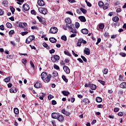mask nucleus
Instances as JSON below:
<instances>
[{
    "mask_svg": "<svg viewBox=\"0 0 126 126\" xmlns=\"http://www.w3.org/2000/svg\"><path fill=\"white\" fill-rule=\"evenodd\" d=\"M57 76H59V73H58V72L56 71H53L52 73V77L53 78H55V77H57Z\"/></svg>",
    "mask_w": 126,
    "mask_h": 126,
    "instance_id": "obj_20",
    "label": "nucleus"
},
{
    "mask_svg": "<svg viewBox=\"0 0 126 126\" xmlns=\"http://www.w3.org/2000/svg\"><path fill=\"white\" fill-rule=\"evenodd\" d=\"M28 34V32H22V35L24 36L25 35H27Z\"/></svg>",
    "mask_w": 126,
    "mask_h": 126,
    "instance_id": "obj_57",
    "label": "nucleus"
},
{
    "mask_svg": "<svg viewBox=\"0 0 126 126\" xmlns=\"http://www.w3.org/2000/svg\"><path fill=\"white\" fill-rule=\"evenodd\" d=\"M104 25H103L102 24H100L99 25V29H104Z\"/></svg>",
    "mask_w": 126,
    "mask_h": 126,
    "instance_id": "obj_48",
    "label": "nucleus"
},
{
    "mask_svg": "<svg viewBox=\"0 0 126 126\" xmlns=\"http://www.w3.org/2000/svg\"><path fill=\"white\" fill-rule=\"evenodd\" d=\"M37 18L39 20V22H44V21L43 20V19H42L41 17L37 16Z\"/></svg>",
    "mask_w": 126,
    "mask_h": 126,
    "instance_id": "obj_46",
    "label": "nucleus"
},
{
    "mask_svg": "<svg viewBox=\"0 0 126 126\" xmlns=\"http://www.w3.org/2000/svg\"><path fill=\"white\" fill-rule=\"evenodd\" d=\"M62 94L64 95V96H68L70 93L69 92H66L65 91H63L62 92Z\"/></svg>",
    "mask_w": 126,
    "mask_h": 126,
    "instance_id": "obj_21",
    "label": "nucleus"
},
{
    "mask_svg": "<svg viewBox=\"0 0 126 126\" xmlns=\"http://www.w3.org/2000/svg\"><path fill=\"white\" fill-rule=\"evenodd\" d=\"M6 26L7 27V28H12V25L10 24V23H7L6 24Z\"/></svg>",
    "mask_w": 126,
    "mask_h": 126,
    "instance_id": "obj_34",
    "label": "nucleus"
},
{
    "mask_svg": "<svg viewBox=\"0 0 126 126\" xmlns=\"http://www.w3.org/2000/svg\"><path fill=\"white\" fill-rule=\"evenodd\" d=\"M112 20L114 22H117L118 21H119V20H120V19L119 18V17L115 16L112 18Z\"/></svg>",
    "mask_w": 126,
    "mask_h": 126,
    "instance_id": "obj_26",
    "label": "nucleus"
},
{
    "mask_svg": "<svg viewBox=\"0 0 126 126\" xmlns=\"http://www.w3.org/2000/svg\"><path fill=\"white\" fill-rule=\"evenodd\" d=\"M55 49H52L51 50H50V54H54V53H55Z\"/></svg>",
    "mask_w": 126,
    "mask_h": 126,
    "instance_id": "obj_62",
    "label": "nucleus"
},
{
    "mask_svg": "<svg viewBox=\"0 0 126 126\" xmlns=\"http://www.w3.org/2000/svg\"><path fill=\"white\" fill-rule=\"evenodd\" d=\"M10 81V78L7 77L4 79V82L7 83L9 82Z\"/></svg>",
    "mask_w": 126,
    "mask_h": 126,
    "instance_id": "obj_37",
    "label": "nucleus"
},
{
    "mask_svg": "<svg viewBox=\"0 0 126 126\" xmlns=\"http://www.w3.org/2000/svg\"><path fill=\"white\" fill-rule=\"evenodd\" d=\"M120 87L121 88H126V82H123L120 84Z\"/></svg>",
    "mask_w": 126,
    "mask_h": 126,
    "instance_id": "obj_25",
    "label": "nucleus"
},
{
    "mask_svg": "<svg viewBox=\"0 0 126 126\" xmlns=\"http://www.w3.org/2000/svg\"><path fill=\"white\" fill-rule=\"evenodd\" d=\"M95 101L97 102V103H101V102H102V101H103V99H102V98L98 96L95 99Z\"/></svg>",
    "mask_w": 126,
    "mask_h": 126,
    "instance_id": "obj_22",
    "label": "nucleus"
},
{
    "mask_svg": "<svg viewBox=\"0 0 126 126\" xmlns=\"http://www.w3.org/2000/svg\"><path fill=\"white\" fill-rule=\"evenodd\" d=\"M109 7V5H108V4H104V5L103 6V9H107V8H108Z\"/></svg>",
    "mask_w": 126,
    "mask_h": 126,
    "instance_id": "obj_49",
    "label": "nucleus"
},
{
    "mask_svg": "<svg viewBox=\"0 0 126 126\" xmlns=\"http://www.w3.org/2000/svg\"><path fill=\"white\" fill-rule=\"evenodd\" d=\"M54 57V59H55V60L57 61H59L60 60V56H59L57 55H54L53 56Z\"/></svg>",
    "mask_w": 126,
    "mask_h": 126,
    "instance_id": "obj_33",
    "label": "nucleus"
},
{
    "mask_svg": "<svg viewBox=\"0 0 126 126\" xmlns=\"http://www.w3.org/2000/svg\"><path fill=\"white\" fill-rule=\"evenodd\" d=\"M54 68L55 69H60V66H59V65L56 64H54Z\"/></svg>",
    "mask_w": 126,
    "mask_h": 126,
    "instance_id": "obj_42",
    "label": "nucleus"
},
{
    "mask_svg": "<svg viewBox=\"0 0 126 126\" xmlns=\"http://www.w3.org/2000/svg\"><path fill=\"white\" fill-rule=\"evenodd\" d=\"M65 22L66 23V26L67 27V26H68V24H71V20L69 18H67L65 19Z\"/></svg>",
    "mask_w": 126,
    "mask_h": 126,
    "instance_id": "obj_9",
    "label": "nucleus"
},
{
    "mask_svg": "<svg viewBox=\"0 0 126 126\" xmlns=\"http://www.w3.org/2000/svg\"><path fill=\"white\" fill-rule=\"evenodd\" d=\"M98 5L99 6H100V7H102V6H104V3L103 2V1H100L98 2Z\"/></svg>",
    "mask_w": 126,
    "mask_h": 126,
    "instance_id": "obj_36",
    "label": "nucleus"
},
{
    "mask_svg": "<svg viewBox=\"0 0 126 126\" xmlns=\"http://www.w3.org/2000/svg\"><path fill=\"white\" fill-rule=\"evenodd\" d=\"M22 62L23 63H24V64H26V63H27V60L26 59H23L22 60Z\"/></svg>",
    "mask_w": 126,
    "mask_h": 126,
    "instance_id": "obj_56",
    "label": "nucleus"
},
{
    "mask_svg": "<svg viewBox=\"0 0 126 126\" xmlns=\"http://www.w3.org/2000/svg\"><path fill=\"white\" fill-rule=\"evenodd\" d=\"M2 3H3L4 6H5L7 5V4H8V2H7V1H3L2 2Z\"/></svg>",
    "mask_w": 126,
    "mask_h": 126,
    "instance_id": "obj_52",
    "label": "nucleus"
},
{
    "mask_svg": "<svg viewBox=\"0 0 126 126\" xmlns=\"http://www.w3.org/2000/svg\"><path fill=\"white\" fill-rule=\"evenodd\" d=\"M83 102L85 104H89L90 103V101H89L88 98H84L83 100Z\"/></svg>",
    "mask_w": 126,
    "mask_h": 126,
    "instance_id": "obj_28",
    "label": "nucleus"
},
{
    "mask_svg": "<svg viewBox=\"0 0 126 126\" xmlns=\"http://www.w3.org/2000/svg\"><path fill=\"white\" fill-rule=\"evenodd\" d=\"M38 10L39 12H40V13L44 15L47 14V12H48V11H47V9L45 8H40L39 9H38Z\"/></svg>",
    "mask_w": 126,
    "mask_h": 126,
    "instance_id": "obj_5",
    "label": "nucleus"
},
{
    "mask_svg": "<svg viewBox=\"0 0 126 126\" xmlns=\"http://www.w3.org/2000/svg\"><path fill=\"white\" fill-rule=\"evenodd\" d=\"M81 44H82V38H80L78 40L77 45L78 47H80L81 46Z\"/></svg>",
    "mask_w": 126,
    "mask_h": 126,
    "instance_id": "obj_23",
    "label": "nucleus"
},
{
    "mask_svg": "<svg viewBox=\"0 0 126 126\" xmlns=\"http://www.w3.org/2000/svg\"><path fill=\"white\" fill-rule=\"evenodd\" d=\"M24 10H25L26 11H27L30 9V7H29V5L27 4H24L23 6Z\"/></svg>",
    "mask_w": 126,
    "mask_h": 126,
    "instance_id": "obj_11",
    "label": "nucleus"
},
{
    "mask_svg": "<svg viewBox=\"0 0 126 126\" xmlns=\"http://www.w3.org/2000/svg\"><path fill=\"white\" fill-rule=\"evenodd\" d=\"M7 58L9 60H12V59H13V55H7Z\"/></svg>",
    "mask_w": 126,
    "mask_h": 126,
    "instance_id": "obj_44",
    "label": "nucleus"
},
{
    "mask_svg": "<svg viewBox=\"0 0 126 126\" xmlns=\"http://www.w3.org/2000/svg\"><path fill=\"white\" fill-rule=\"evenodd\" d=\"M114 111L115 113H117V112H119V111H120V109L119 108H115Z\"/></svg>",
    "mask_w": 126,
    "mask_h": 126,
    "instance_id": "obj_59",
    "label": "nucleus"
},
{
    "mask_svg": "<svg viewBox=\"0 0 126 126\" xmlns=\"http://www.w3.org/2000/svg\"><path fill=\"white\" fill-rule=\"evenodd\" d=\"M27 26V23L24 22V23H20L19 24V27L20 28H24V27H26Z\"/></svg>",
    "mask_w": 126,
    "mask_h": 126,
    "instance_id": "obj_10",
    "label": "nucleus"
},
{
    "mask_svg": "<svg viewBox=\"0 0 126 126\" xmlns=\"http://www.w3.org/2000/svg\"><path fill=\"white\" fill-rule=\"evenodd\" d=\"M67 27L69 29L70 31L73 33L76 34L77 33V31H76V29H75V27H74V25L71 24L69 26H67Z\"/></svg>",
    "mask_w": 126,
    "mask_h": 126,
    "instance_id": "obj_2",
    "label": "nucleus"
},
{
    "mask_svg": "<svg viewBox=\"0 0 126 126\" xmlns=\"http://www.w3.org/2000/svg\"><path fill=\"white\" fill-rule=\"evenodd\" d=\"M119 80L120 81H123V76H122V75H120L119 76Z\"/></svg>",
    "mask_w": 126,
    "mask_h": 126,
    "instance_id": "obj_63",
    "label": "nucleus"
},
{
    "mask_svg": "<svg viewBox=\"0 0 126 126\" xmlns=\"http://www.w3.org/2000/svg\"><path fill=\"white\" fill-rule=\"evenodd\" d=\"M51 61H52V62H53V63H56L57 61H56V59H55V57H52L51 58Z\"/></svg>",
    "mask_w": 126,
    "mask_h": 126,
    "instance_id": "obj_51",
    "label": "nucleus"
},
{
    "mask_svg": "<svg viewBox=\"0 0 126 126\" xmlns=\"http://www.w3.org/2000/svg\"><path fill=\"white\" fill-rule=\"evenodd\" d=\"M10 93H16V92H17V90H16V88L15 87H12L10 89Z\"/></svg>",
    "mask_w": 126,
    "mask_h": 126,
    "instance_id": "obj_17",
    "label": "nucleus"
},
{
    "mask_svg": "<svg viewBox=\"0 0 126 126\" xmlns=\"http://www.w3.org/2000/svg\"><path fill=\"white\" fill-rule=\"evenodd\" d=\"M46 96V94H44V93H42V95L39 97L40 100H44V97Z\"/></svg>",
    "mask_w": 126,
    "mask_h": 126,
    "instance_id": "obj_31",
    "label": "nucleus"
},
{
    "mask_svg": "<svg viewBox=\"0 0 126 126\" xmlns=\"http://www.w3.org/2000/svg\"><path fill=\"white\" fill-rule=\"evenodd\" d=\"M62 113L63 114V115H65V116H69V115H70V113L65 111V109L62 110Z\"/></svg>",
    "mask_w": 126,
    "mask_h": 126,
    "instance_id": "obj_18",
    "label": "nucleus"
},
{
    "mask_svg": "<svg viewBox=\"0 0 126 126\" xmlns=\"http://www.w3.org/2000/svg\"><path fill=\"white\" fill-rule=\"evenodd\" d=\"M10 10H11L12 13V14L14 13V12L15 11V9L13 7V6H10Z\"/></svg>",
    "mask_w": 126,
    "mask_h": 126,
    "instance_id": "obj_32",
    "label": "nucleus"
},
{
    "mask_svg": "<svg viewBox=\"0 0 126 126\" xmlns=\"http://www.w3.org/2000/svg\"><path fill=\"white\" fill-rule=\"evenodd\" d=\"M31 13L32 14H33V15H36V11L34 10H32Z\"/></svg>",
    "mask_w": 126,
    "mask_h": 126,
    "instance_id": "obj_54",
    "label": "nucleus"
},
{
    "mask_svg": "<svg viewBox=\"0 0 126 126\" xmlns=\"http://www.w3.org/2000/svg\"><path fill=\"white\" fill-rule=\"evenodd\" d=\"M60 113H53L51 115V117L52 119H58L59 118V116Z\"/></svg>",
    "mask_w": 126,
    "mask_h": 126,
    "instance_id": "obj_8",
    "label": "nucleus"
},
{
    "mask_svg": "<svg viewBox=\"0 0 126 126\" xmlns=\"http://www.w3.org/2000/svg\"><path fill=\"white\" fill-rule=\"evenodd\" d=\"M37 3L38 5H40V6H43L45 5V2L43 0H39L37 2Z\"/></svg>",
    "mask_w": 126,
    "mask_h": 126,
    "instance_id": "obj_14",
    "label": "nucleus"
},
{
    "mask_svg": "<svg viewBox=\"0 0 126 126\" xmlns=\"http://www.w3.org/2000/svg\"><path fill=\"white\" fill-rule=\"evenodd\" d=\"M63 69L67 74L70 73V69H69V68L67 66H63Z\"/></svg>",
    "mask_w": 126,
    "mask_h": 126,
    "instance_id": "obj_6",
    "label": "nucleus"
},
{
    "mask_svg": "<svg viewBox=\"0 0 126 126\" xmlns=\"http://www.w3.org/2000/svg\"><path fill=\"white\" fill-rule=\"evenodd\" d=\"M81 32H82L83 34H88V30L87 29H83L81 30Z\"/></svg>",
    "mask_w": 126,
    "mask_h": 126,
    "instance_id": "obj_19",
    "label": "nucleus"
},
{
    "mask_svg": "<svg viewBox=\"0 0 126 126\" xmlns=\"http://www.w3.org/2000/svg\"><path fill=\"white\" fill-rule=\"evenodd\" d=\"M90 88H91V89H92V90H96L97 88V86H96V85L92 84L90 85Z\"/></svg>",
    "mask_w": 126,
    "mask_h": 126,
    "instance_id": "obj_15",
    "label": "nucleus"
},
{
    "mask_svg": "<svg viewBox=\"0 0 126 126\" xmlns=\"http://www.w3.org/2000/svg\"><path fill=\"white\" fill-rule=\"evenodd\" d=\"M14 33V30H11L10 32H9V35H12Z\"/></svg>",
    "mask_w": 126,
    "mask_h": 126,
    "instance_id": "obj_61",
    "label": "nucleus"
},
{
    "mask_svg": "<svg viewBox=\"0 0 126 126\" xmlns=\"http://www.w3.org/2000/svg\"><path fill=\"white\" fill-rule=\"evenodd\" d=\"M80 10L82 11V12H83V13H84V14H85L87 13V11L83 8H81Z\"/></svg>",
    "mask_w": 126,
    "mask_h": 126,
    "instance_id": "obj_35",
    "label": "nucleus"
},
{
    "mask_svg": "<svg viewBox=\"0 0 126 126\" xmlns=\"http://www.w3.org/2000/svg\"><path fill=\"white\" fill-rule=\"evenodd\" d=\"M64 53L65 54V55H66L69 57H70V56H71V55H70V53H69L68 51H64Z\"/></svg>",
    "mask_w": 126,
    "mask_h": 126,
    "instance_id": "obj_45",
    "label": "nucleus"
},
{
    "mask_svg": "<svg viewBox=\"0 0 126 126\" xmlns=\"http://www.w3.org/2000/svg\"><path fill=\"white\" fill-rule=\"evenodd\" d=\"M30 63L32 67H33V68H34L35 67V65H34V63H33V62L32 61H31L30 62Z\"/></svg>",
    "mask_w": 126,
    "mask_h": 126,
    "instance_id": "obj_47",
    "label": "nucleus"
},
{
    "mask_svg": "<svg viewBox=\"0 0 126 126\" xmlns=\"http://www.w3.org/2000/svg\"><path fill=\"white\" fill-rule=\"evenodd\" d=\"M50 42L51 43H56L57 42V39L54 37H51L49 39Z\"/></svg>",
    "mask_w": 126,
    "mask_h": 126,
    "instance_id": "obj_24",
    "label": "nucleus"
},
{
    "mask_svg": "<svg viewBox=\"0 0 126 126\" xmlns=\"http://www.w3.org/2000/svg\"><path fill=\"white\" fill-rule=\"evenodd\" d=\"M57 120L58 121H59V122H61L62 123V122H63V116L62 115H61L60 114H59V115L58 116V118H57Z\"/></svg>",
    "mask_w": 126,
    "mask_h": 126,
    "instance_id": "obj_12",
    "label": "nucleus"
},
{
    "mask_svg": "<svg viewBox=\"0 0 126 126\" xmlns=\"http://www.w3.org/2000/svg\"><path fill=\"white\" fill-rule=\"evenodd\" d=\"M14 113L16 115H18L19 114V110L17 108H14Z\"/></svg>",
    "mask_w": 126,
    "mask_h": 126,
    "instance_id": "obj_27",
    "label": "nucleus"
},
{
    "mask_svg": "<svg viewBox=\"0 0 126 126\" xmlns=\"http://www.w3.org/2000/svg\"><path fill=\"white\" fill-rule=\"evenodd\" d=\"M0 29L3 31V30H4V26H3L2 25L0 26Z\"/></svg>",
    "mask_w": 126,
    "mask_h": 126,
    "instance_id": "obj_60",
    "label": "nucleus"
},
{
    "mask_svg": "<svg viewBox=\"0 0 126 126\" xmlns=\"http://www.w3.org/2000/svg\"><path fill=\"white\" fill-rule=\"evenodd\" d=\"M103 74H107L108 73V69L105 68L102 70Z\"/></svg>",
    "mask_w": 126,
    "mask_h": 126,
    "instance_id": "obj_38",
    "label": "nucleus"
},
{
    "mask_svg": "<svg viewBox=\"0 0 126 126\" xmlns=\"http://www.w3.org/2000/svg\"><path fill=\"white\" fill-rule=\"evenodd\" d=\"M35 39V36L34 35H31L26 40V42L27 44H30L33 40Z\"/></svg>",
    "mask_w": 126,
    "mask_h": 126,
    "instance_id": "obj_3",
    "label": "nucleus"
},
{
    "mask_svg": "<svg viewBox=\"0 0 126 126\" xmlns=\"http://www.w3.org/2000/svg\"><path fill=\"white\" fill-rule=\"evenodd\" d=\"M51 34H56L58 32V28L56 27H52L50 30Z\"/></svg>",
    "mask_w": 126,
    "mask_h": 126,
    "instance_id": "obj_4",
    "label": "nucleus"
},
{
    "mask_svg": "<svg viewBox=\"0 0 126 126\" xmlns=\"http://www.w3.org/2000/svg\"><path fill=\"white\" fill-rule=\"evenodd\" d=\"M120 56H121V57H123V58H125V57H126V54L123 52H121L120 53Z\"/></svg>",
    "mask_w": 126,
    "mask_h": 126,
    "instance_id": "obj_39",
    "label": "nucleus"
},
{
    "mask_svg": "<svg viewBox=\"0 0 126 126\" xmlns=\"http://www.w3.org/2000/svg\"><path fill=\"white\" fill-rule=\"evenodd\" d=\"M49 100H51V99H53L54 98V96L52 95L51 94H49L48 97Z\"/></svg>",
    "mask_w": 126,
    "mask_h": 126,
    "instance_id": "obj_55",
    "label": "nucleus"
},
{
    "mask_svg": "<svg viewBox=\"0 0 126 126\" xmlns=\"http://www.w3.org/2000/svg\"><path fill=\"white\" fill-rule=\"evenodd\" d=\"M52 105H56L57 104V101H56V100H52Z\"/></svg>",
    "mask_w": 126,
    "mask_h": 126,
    "instance_id": "obj_64",
    "label": "nucleus"
},
{
    "mask_svg": "<svg viewBox=\"0 0 126 126\" xmlns=\"http://www.w3.org/2000/svg\"><path fill=\"white\" fill-rule=\"evenodd\" d=\"M84 53L87 55V56H89V55H90V50L89 48H85L84 50Z\"/></svg>",
    "mask_w": 126,
    "mask_h": 126,
    "instance_id": "obj_13",
    "label": "nucleus"
},
{
    "mask_svg": "<svg viewBox=\"0 0 126 126\" xmlns=\"http://www.w3.org/2000/svg\"><path fill=\"white\" fill-rule=\"evenodd\" d=\"M35 88H41L42 87V84L40 81H38L34 85Z\"/></svg>",
    "mask_w": 126,
    "mask_h": 126,
    "instance_id": "obj_7",
    "label": "nucleus"
},
{
    "mask_svg": "<svg viewBox=\"0 0 126 126\" xmlns=\"http://www.w3.org/2000/svg\"><path fill=\"white\" fill-rule=\"evenodd\" d=\"M61 39H62V40H63V41H66V40H67L66 36H65V35H63V36L61 37Z\"/></svg>",
    "mask_w": 126,
    "mask_h": 126,
    "instance_id": "obj_41",
    "label": "nucleus"
},
{
    "mask_svg": "<svg viewBox=\"0 0 126 126\" xmlns=\"http://www.w3.org/2000/svg\"><path fill=\"white\" fill-rule=\"evenodd\" d=\"M62 78L63 79V81H65L66 83H67V82H68V80H67V79H66L64 75H63L62 76Z\"/></svg>",
    "mask_w": 126,
    "mask_h": 126,
    "instance_id": "obj_29",
    "label": "nucleus"
},
{
    "mask_svg": "<svg viewBox=\"0 0 126 126\" xmlns=\"http://www.w3.org/2000/svg\"><path fill=\"white\" fill-rule=\"evenodd\" d=\"M79 26H80V25H79V23L76 22L75 23V27H76V28H77V29L79 28Z\"/></svg>",
    "mask_w": 126,
    "mask_h": 126,
    "instance_id": "obj_50",
    "label": "nucleus"
},
{
    "mask_svg": "<svg viewBox=\"0 0 126 126\" xmlns=\"http://www.w3.org/2000/svg\"><path fill=\"white\" fill-rule=\"evenodd\" d=\"M98 82H99V83H100L102 85H105V81H104L103 80H98Z\"/></svg>",
    "mask_w": 126,
    "mask_h": 126,
    "instance_id": "obj_43",
    "label": "nucleus"
},
{
    "mask_svg": "<svg viewBox=\"0 0 126 126\" xmlns=\"http://www.w3.org/2000/svg\"><path fill=\"white\" fill-rule=\"evenodd\" d=\"M66 13H67V14H69L70 15H73V13L71 12V11H66Z\"/></svg>",
    "mask_w": 126,
    "mask_h": 126,
    "instance_id": "obj_58",
    "label": "nucleus"
},
{
    "mask_svg": "<svg viewBox=\"0 0 126 126\" xmlns=\"http://www.w3.org/2000/svg\"><path fill=\"white\" fill-rule=\"evenodd\" d=\"M52 77V75L50 74H47L46 72H43L41 74V78L43 81L45 83H48L51 81V78Z\"/></svg>",
    "mask_w": 126,
    "mask_h": 126,
    "instance_id": "obj_1",
    "label": "nucleus"
},
{
    "mask_svg": "<svg viewBox=\"0 0 126 126\" xmlns=\"http://www.w3.org/2000/svg\"><path fill=\"white\" fill-rule=\"evenodd\" d=\"M79 19L82 22H86V19L85 18V17L83 16H81L79 17Z\"/></svg>",
    "mask_w": 126,
    "mask_h": 126,
    "instance_id": "obj_16",
    "label": "nucleus"
},
{
    "mask_svg": "<svg viewBox=\"0 0 126 126\" xmlns=\"http://www.w3.org/2000/svg\"><path fill=\"white\" fill-rule=\"evenodd\" d=\"M81 58H82L83 61H84V62H87V60L86 59V58H85V57L83 56H81Z\"/></svg>",
    "mask_w": 126,
    "mask_h": 126,
    "instance_id": "obj_53",
    "label": "nucleus"
},
{
    "mask_svg": "<svg viewBox=\"0 0 126 126\" xmlns=\"http://www.w3.org/2000/svg\"><path fill=\"white\" fill-rule=\"evenodd\" d=\"M85 2L87 3V5L88 6H89V7H91L92 6V4H91V3H90L89 2L87 1V0H85Z\"/></svg>",
    "mask_w": 126,
    "mask_h": 126,
    "instance_id": "obj_40",
    "label": "nucleus"
},
{
    "mask_svg": "<svg viewBox=\"0 0 126 126\" xmlns=\"http://www.w3.org/2000/svg\"><path fill=\"white\" fill-rule=\"evenodd\" d=\"M43 46L44 47V48H46L47 50H50V47L48 46V44L45 42L43 43Z\"/></svg>",
    "mask_w": 126,
    "mask_h": 126,
    "instance_id": "obj_30",
    "label": "nucleus"
}]
</instances>
